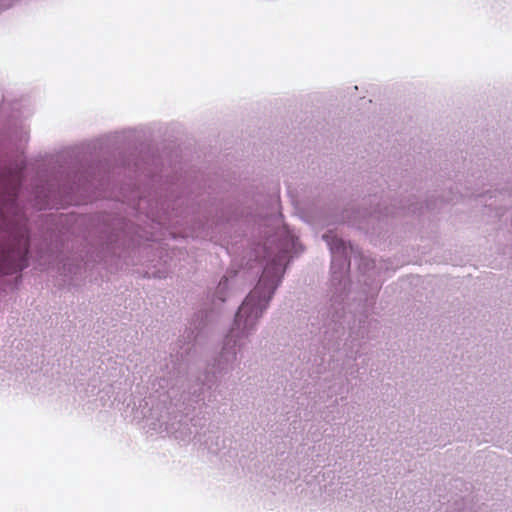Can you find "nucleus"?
Listing matches in <instances>:
<instances>
[{
    "instance_id": "f257e3e1",
    "label": "nucleus",
    "mask_w": 512,
    "mask_h": 512,
    "mask_svg": "<svg viewBox=\"0 0 512 512\" xmlns=\"http://www.w3.org/2000/svg\"><path fill=\"white\" fill-rule=\"evenodd\" d=\"M284 260L285 255L278 254L266 265L257 286L246 297L240 306L235 319L237 323L241 322L242 319L245 318V326H252L255 320L261 316L280 282L284 270Z\"/></svg>"
},
{
    "instance_id": "f03ea898",
    "label": "nucleus",
    "mask_w": 512,
    "mask_h": 512,
    "mask_svg": "<svg viewBox=\"0 0 512 512\" xmlns=\"http://www.w3.org/2000/svg\"><path fill=\"white\" fill-rule=\"evenodd\" d=\"M28 233L25 227L13 235V243L0 250V273L12 274L27 266Z\"/></svg>"
},
{
    "instance_id": "7ed1b4c3",
    "label": "nucleus",
    "mask_w": 512,
    "mask_h": 512,
    "mask_svg": "<svg viewBox=\"0 0 512 512\" xmlns=\"http://www.w3.org/2000/svg\"><path fill=\"white\" fill-rule=\"evenodd\" d=\"M15 205V199H12L8 204L0 205V226L2 227L6 222V210L9 207H13Z\"/></svg>"
}]
</instances>
